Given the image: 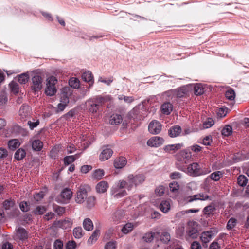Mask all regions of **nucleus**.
Masks as SVG:
<instances>
[{
	"mask_svg": "<svg viewBox=\"0 0 249 249\" xmlns=\"http://www.w3.org/2000/svg\"><path fill=\"white\" fill-rule=\"evenodd\" d=\"M178 168L180 170L185 172L188 175L192 177L205 175L210 172V170L209 169L202 168L197 162H193L189 164L187 168L182 166L178 167Z\"/></svg>",
	"mask_w": 249,
	"mask_h": 249,
	"instance_id": "1",
	"label": "nucleus"
},
{
	"mask_svg": "<svg viewBox=\"0 0 249 249\" xmlns=\"http://www.w3.org/2000/svg\"><path fill=\"white\" fill-rule=\"evenodd\" d=\"M110 96L107 95L104 97L97 96L95 98L89 100L87 101V106L89 111L92 113L97 112L102 104L107 100H110Z\"/></svg>",
	"mask_w": 249,
	"mask_h": 249,
	"instance_id": "2",
	"label": "nucleus"
},
{
	"mask_svg": "<svg viewBox=\"0 0 249 249\" xmlns=\"http://www.w3.org/2000/svg\"><path fill=\"white\" fill-rule=\"evenodd\" d=\"M72 90L70 87H65L62 89L60 94V103L57 105L56 111H63L69 103V97L72 95Z\"/></svg>",
	"mask_w": 249,
	"mask_h": 249,
	"instance_id": "3",
	"label": "nucleus"
},
{
	"mask_svg": "<svg viewBox=\"0 0 249 249\" xmlns=\"http://www.w3.org/2000/svg\"><path fill=\"white\" fill-rule=\"evenodd\" d=\"M57 83V80L54 76H50L47 79L46 88L45 89V93L48 96L54 95L57 89L55 87Z\"/></svg>",
	"mask_w": 249,
	"mask_h": 249,
	"instance_id": "4",
	"label": "nucleus"
},
{
	"mask_svg": "<svg viewBox=\"0 0 249 249\" xmlns=\"http://www.w3.org/2000/svg\"><path fill=\"white\" fill-rule=\"evenodd\" d=\"M72 196V192L70 189L65 188L60 195L55 198V201L61 204H67L69 202Z\"/></svg>",
	"mask_w": 249,
	"mask_h": 249,
	"instance_id": "5",
	"label": "nucleus"
},
{
	"mask_svg": "<svg viewBox=\"0 0 249 249\" xmlns=\"http://www.w3.org/2000/svg\"><path fill=\"white\" fill-rule=\"evenodd\" d=\"M128 181L129 185L127 186V189L130 190L133 185H139L143 182L145 180V177L143 175H137L134 176L133 175H129L128 177Z\"/></svg>",
	"mask_w": 249,
	"mask_h": 249,
	"instance_id": "6",
	"label": "nucleus"
},
{
	"mask_svg": "<svg viewBox=\"0 0 249 249\" xmlns=\"http://www.w3.org/2000/svg\"><path fill=\"white\" fill-rule=\"evenodd\" d=\"M192 153L188 149L181 151L177 155V160L180 163L187 164L192 159Z\"/></svg>",
	"mask_w": 249,
	"mask_h": 249,
	"instance_id": "7",
	"label": "nucleus"
},
{
	"mask_svg": "<svg viewBox=\"0 0 249 249\" xmlns=\"http://www.w3.org/2000/svg\"><path fill=\"white\" fill-rule=\"evenodd\" d=\"M73 224V221L71 218H67L64 220L55 221L53 226L63 229L71 228Z\"/></svg>",
	"mask_w": 249,
	"mask_h": 249,
	"instance_id": "8",
	"label": "nucleus"
},
{
	"mask_svg": "<svg viewBox=\"0 0 249 249\" xmlns=\"http://www.w3.org/2000/svg\"><path fill=\"white\" fill-rule=\"evenodd\" d=\"M218 232V231L215 229L212 230L203 231L201 233L200 237L202 242L204 243L209 242L214 237Z\"/></svg>",
	"mask_w": 249,
	"mask_h": 249,
	"instance_id": "9",
	"label": "nucleus"
},
{
	"mask_svg": "<svg viewBox=\"0 0 249 249\" xmlns=\"http://www.w3.org/2000/svg\"><path fill=\"white\" fill-rule=\"evenodd\" d=\"M32 89L35 91L40 90L42 87V79L39 75H36L32 78Z\"/></svg>",
	"mask_w": 249,
	"mask_h": 249,
	"instance_id": "10",
	"label": "nucleus"
},
{
	"mask_svg": "<svg viewBox=\"0 0 249 249\" xmlns=\"http://www.w3.org/2000/svg\"><path fill=\"white\" fill-rule=\"evenodd\" d=\"M87 197V191L83 187H80L77 192L75 198V202L77 203H83L85 199Z\"/></svg>",
	"mask_w": 249,
	"mask_h": 249,
	"instance_id": "11",
	"label": "nucleus"
},
{
	"mask_svg": "<svg viewBox=\"0 0 249 249\" xmlns=\"http://www.w3.org/2000/svg\"><path fill=\"white\" fill-rule=\"evenodd\" d=\"M161 125L159 122L153 121L148 125V130L150 133L157 134L161 131Z\"/></svg>",
	"mask_w": 249,
	"mask_h": 249,
	"instance_id": "12",
	"label": "nucleus"
},
{
	"mask_svg": "<svg viewBox=\"0 0 249 249\" xmlns=\"http://www.w3.org/2000/svg\"><path fill=\"white\" fill-rule=\"evenodd\" d=\"M164 139L160 137L154 136L149 139L147 144L151 147H158L163 144Z\"/></svg>",
	"mask_w": 249,
	"mask_h": 249,
	"instance_id": "13",
	"label": "nucleus"
},
{
	"mask_svg": "<svg viewBox=\"0 0 249 249\" xmlns=\"http://www.w3.org/2000/svg\"><path fill=\"white\" fill-rule=\"evenodd\" d=\"M187 92V89L185 87H181L175 90L168 91L166 93V94L168 96L175 95L177 97L181 98L184 97Z\"/></svg>",
	"mask_w": 249,
	"mask_h": 249,
	"instance_id": "14",
	"label": "nucleus"
},
{
	"mask_svg": "<svg viewBox=\"0 0 249 249\" xmlns=\"http://www.w3.org/2000/svg\"><path fill=\"white\" fill-rule=\"evenodd\" d=\"M30 114V108L29 106L23 105L19 110V116L21 121H25Z\"/></svg>",
	"mask_w": 249,
	"mask_h": 249,
	"instance_id": "15",
	"label": "nucleus"
},
{
	"mask_svg": "<svg viewBox=\"0 0 249 249\" xmlns=\"http://www.w3.org/2000/svg\"><path fill=\"white\" fill-rule=\"evenodd\" d=\"M182 132L181 127L178 125L172 126L168 130V134L170 137L174 138L178 136Z\"/></svg>",
	"mask_w": 249,
	"mask_h": 249,
	"instance_id": "16",
	"label": "nucleus"
},
{
	"mask_svg": "<svg viewBox=\"0 0 249 249\" xmlns=\"http://www.w3.org/2000/svg\"><path fill=\"white\" fill-rule=\"evenodd\" d=\"M111 194L115 199L120 198L126 195L125 190H121L118 188H112L111 190Z\"/></svg>",
	"mask_w": 249,
	"mask_h": 249,
	"instance_id": "17",
	"label": "nucleus"
},
{
	"mask_svg": "<svg viewBox=\"0 0 249 249\" xmlns=\"http://www.w3.org/2000/svg\"><path fill=\"white\" fill-rule=\"evenodd\" d=\"M113 154V151L110 148L106 147L101 152L99 158L101 160L105 161L109 159Z\"/></svg>",
	"mask_w": 249,
	"mask_h": 249,
	"instance_id": "18",
	"label": "nucleus"
},
{
	"mask_svg": "<svg viewBox=\"0 0 249 249\" xmlns=\"http://www.w3.org/2000/svg\"><path fill=\"white\" fill-rule=\"evenodd\" d=\"M108 187L109 185L107 182L102 181L96 185V190L98 193H104L107 191Z\"/></svg>",
	"mask_w": 249,
	"mask_h": 249,
	"instance_id": "19",
	"label": "nucleus"
},
{
	"mask_svg": "<svg viewBox=\"0 0 249 249\" xmlns=\"http://www.w3.org/2000/svg\"><path fill=\"white\" fill-rule=\"evenodd\" d=\"M100 235V231L99 228L96 229L92 235L88 239L87 243L89 245H91L95 243Z\"/></svg>",
	"mask_w": 249,
	"mask_h": 249,
	"instance_id": "20",
	"label": "nucleus"
},
{
	"mask_svg": "<svg viewBox=\"0 0 249 249\" xmlns=\"http://www.w3.org/2000/svg\"><path fill=\"white\" fill-rule=\"evenodd\" d=\"M17 236L22 241H25L27 239L28 234L27 231L23 228L19 227L17 231Z\"/></svg>",
	"mask_w": 249,
	"mask_h": 249,
	"instance_id": "21",
	"label": "nucleus"
},
{
	"mask_svg": "<svg viewBox=\"0 0 249 249\" xmlns=\"http://www.w3.org/2000/svg\"><path fill=\"white\" fill-rule=\"evenodd\" d=\"M126 160L124 157H119L114 160V166L116 168L120 169L124 167L126 165Z\"/></svg>",
	"mask_w": 249,
	"mask_h": 249,
	"instance_id": "22",
	"label": "nucleus"
},
{
	"mask_svg": "<svg viewBox=\"0 0 249 249\" xmlns=\"http://www.w3.org/2000/svg\"><path fill=\"white\" fill-rule=\"evenodd\" d=\"M182 146L183 144L180 143L171 144L166 145L164 149L166 152L172 153L180 149Z\"/></svg>",
	"mask_w": 249,
	"mask_h": 249,
	"instance_id": "23",
	"label": "nucleus"
},
{
	"mask_svg": "<svg viewBox=\"0 0 249 249\" xmlns=\"http://www.w3.org/2000/svg\"><path fill=\"white\" fill-rule=\"evenodd\" d=\"M162 112L165 114H169L173 110V106L169 102H165L161 105Z\"/></svg>",
	"mask_w": 249,
	"mask_h": 249,
	"instance_id": "24",
	"label": "nucleus"
},
{
	"mask_svg": "<svg viewBox=\"0 0 249 249\" xmlns=\"http://www.w3.org/2000/svg\"><path fill=\"white\" fill-rule=\"evenodd\" d=\"M130 117L134 119H141L142 115L141 110L139 107H135L129 113Z\"/></svg>",
	"mask_w": 249,
	"mask_h": 249,
	"instance_id": "25",
	"label": "nucleus"
},
{
	"mask_svg": "<svg viewBox=\"0 0 249 249\" xmlns=\"http://www.w3.org/2000/svg\"><path fill=\"white\" fill-rule=\"evenodd\" d=\"M83 226L87 231H91L93 229V224L90 218H85L83 222Z\"/></svg>",
	"mask_w": 249,
	"mask_h": 249,
	"instance_id": "26",
	"label": "nucleus"
},
{
	"mask_svg": "<svg viewBox=\"0 0 249 249\" xmlns=\"http://www.w3.org/2000/svg\"><path fill=\"white\" fill-rule=\"evenodd\" d=\"M123 118L121 115L119 114H113L110 116L109 123L113 125H117L120 124L122 121Z\"/></svg>",
	"mask_w": 249,
	"mask_h": 249,
	"instance_id": "27",
	"label": "nucleus"
},
{
	"mask_svg": "<svg viewBox=\"0 0 249 249\" xmlns=\"http://www.w3.org/2000/svg\"><path fill=\"white\" fill-rule=\"evenodd\" d=\"M159 208L164 213H167L170 209V203L169 200H163L161 202Z\"/></svg>",
	"mask_w": 249,
	"mask_h": 249,
	"instance_id": "28",
	"label": "nucleus"
},
{
	"mask_svg": "<svg viewBox=\"0 0 249 249\" xmlns=\"http://www.w3.org/2000/svg\"><path fill=\"white\" fill-rule=\"evenodd\" d=\"M26 152L23 148L17 150L14 155V158L17 160H22L26 156Z\"/></svg>",
	"mask_w": 249,
	"mask_h": 249,
	"instance_id": "29",
	"label": "nucleus"
},
{
	"mask_svg": "<svg viewBox=\"0 0 249 249\" xmlns=\"http://www.w3.org/2000/svg\"><path fill=\"white\" fill-rule=\"evenodd\" d=\"M160 233L157 232H147L143 236V239L146 242H151L156 235H159Z\"/></svg>",
	"mask_w": 249,
	"mask_h": 249,
	"instance_id": "30",
	"label": "nucleus"
},
{
	"mask_svg": "<svg viewBox=\"0 0 249 249\" xmlns=\"http://www.w3.org/2000/svg\"><path fill=\"white\" fill-rule=\"evenodd\" d=\"M194 93L196 95H200L204 93V88L203 85L201 83L196 84L194 88Z\"/></svg>",
	"mask_w": 249,
	"mask_h": 249,
	"instance_id": "31",
	"label": "nucleus"
},
{
	"mask_svg": "<svg viewBox=\"0 0 249 249\" xmlns=\"http://www.w3.org/2000/svg\"><path fill=\"white\" fill-rule=\"evenodd\" d=\"M8 145L10 150H15L20 146V143L18 139H12L8 142Z\"/></svg>",
	"mask_w": 249,
	"mask_h": 249,
	"instance_id": "32",
	"label": "nucleus"
},
{
	"mask_svg": "<svg viewBox=\"0 0 249 249\" xmlns=\"http://www.w3.org/2000/svg\"><path fill=\"white\" fill-rule=\"evenodd\" d=\"M74 237L77 239H80L83 236V230L81 227H77L73 230Z\"/></svg>",
	"mask_w": 249,
	"mask_h": 249,
	"instance_id": "33",
	"label": "nucleus"
},
{
	"mask_svg": "<svg viewBox=\"0 0 249 249\" xmlns=\"http://www.w3.org/2000/svg\"><path fill=\"white\" fill-rule=\"evenodd\" d=\"M171 239L170 234L167 231H163L160 235V240L163 243H168Z\"/></svg>",
	"mask_w": 249,
	"mask_h": 249,
	"instance_id": "34",
	"label": "nucleus"
},
{
	"mask_svg": "<svg viewBox=\"0 0 249 249\" xmlns=\"http://www.w3.org/2000/svg\"><path fill=\"white\" fill-rule=\"evenodd\" d=\"M82 78L84 81L86 82H92L93 77L92 73L90 71H86L82 74Z\"/></svg>",
	"mask_w": 249,
	"mask_h": 249,
	"instance_id": "35",
	"label": "nucleus"
},
{
	"mask_svg": "<svg viewBox=\"0 0 249 249\" xmlns=\"http://www.w3.org/2000/svg\"><path fill=\"white\" fill-rule=\"evenodd\" d=\"M53 211L59 216L62 215L65 213V207L59 206L56 204L53 205Z\"/></svg>",
	"mask_w": 249,
	"mask_h": 249,
	"instance_id": "36",
	"label": "nucleus"
},
{
	"mask_svg": "<svg viewBox=\"0 0 249 249\" xmlns=\"http://www.w3.org/2000/svg\"><path fill=\"white\" fill-rule=\"evenodd\" d=\"M32 148L34 150L38 151L43 147V143L39 140H36L32 142Z\"/></svg>",
	"mask_w": 249,
	"mask_h": 249,
	"instance_id": "37",
	"label": "nucleus"
},
{
	"mask_svg": "<svg viewBox=\"0 0 249 249\" xmlns=\"http://www.w3.org/2000/svg\"><path fill=\"white\" fill-rule=\"evenodd\" d=\"M134 228V225L131 223H127L123 226L121 231L124 234H127L132 231Z\"/></svg>",
	"mask_w": 249,
	"mask_h": 249,
	"instance_id": "38",
	"label": "nucleus"
},
{
	"mask_svg": "<svg viewBox=\"0 0 249 249\" xmlns=\"http://www.w3.org/2000/svg\"><path fill=\"white\" fill-rule=\"evenodd\" d=\"M104 175V171L102 169H96L92 174V178L96 179H101Z\"/></svg>",
	"mask_w": 249,
	"mask_h": 249,
	"instance_id": "39",
	"label": "nucleus"
},
{
	"mask_svg": "<svg viewBox=\"0 0 249 249\" xmlns=\"http://www.w3.org/2000/svg\"><path fill=\"white\" fill-rule=\"evenodd\" d=\"M187 233L188 236L192 239L196 238L198 236V231L194 227L189 228Z\"/></svg>",
	"mask_w": 249,
	"mask_h": 249,
	"instance_id": "40",
	"label": "nucleus"
},
{
	"mask_svg": "<svg viewBox=\"0 0 249 249\" xmlns=\"http://www.w3.org/2000/svg\"><path fill=\"white\" fill-rule=\"evenodd\" d=\"M79 157V155L66 156L64 159L65 164L69 165L74 161L76 158Z\"/></svg>",
	"mask_w": 249,
	"mask_h": 249,
	"instance_id": "41",
	"label": "nucleus"
},
{
	"mask_svg": "<svg viewBox=\"0 0 249 249\" xmlns=\"http://www.w3.org/2000/svg\"><path fill=\"white\" fill-rule=\"evenodd\" d=\"M232 133V128L229 125H226L221 130V134L224 136H229Z\"/></svg>",
	"mask_w": 249,
	"mask_h": 249,
	"instance_id": "42",
	"label": "nucleus"
},
{
	"mask_svg": "<svg viewBox=\"0 0 249 249\" xmlns=\"http://www.w3.org/2000/svg\"><path fill=\"white\" fill-rule=\"evenodd\" d=\"M223 176V173L221 171H216L212 173L209 177L210 178L214 181H218Z\"/></svg>",
	"mask_w": 249,
	"mask_h": 249,
	"instance_id": "43",
	"label": "nucleus"
},
{
	"mask_svg": "<svg viewBox=\"0 0 249 249\" xmlns=\"http://www.w3.org/2000/svg\"><path fill=\"white\" fill-rule=\"evenodd\" d=\"M248 180L245 176L241 175L237 178V183L240 186H244L246 185Z\"/></svg>",
	"mask_w": 249,
	"mask_h": 249,
	"instance_id": "44",
	"label": "nucleus"
},
{
	"mask_svg": "<svg viewBox=\"0 0 249 249\" xmlns=\"http://www.w3.org/2000/svg\"><path fill=\"white\" fill-rule=\"evenodd\" d=\"M69 84L71 87L74 89L78 88L80 85L79 80L75 77L71 78L69 80Z\"/></svg>",
	"mask_w": 249,
	"mask_h": 249,
	"instance_id": "45",
	"label": "nucleus"
},
{
	"mask_svg": "<svg viewBox=\"0 0 249 249\" xmlns=\"http://www.w3.org/2000/svg\"><path fill=\"white\" fill-rule=\"evenodd\" d=\"M9 85L11 91L14 94H17L19 92V85L17 82L12 81Z\"/></svg>",
	"mask_w": 249,
	"mask_h": 249,
	"instance_id": "46",
	"label": "nucleus"
},
{
	"mask_svg": "<svg viewBox=\"0 0 249 249\" xmlns=\"http://www.w3.org/2000/svg\"><path fill=\"white\" fill-rule=\"evenodd\" d=\"M29 78L27 73H22L18 76V81L21 84H25Z\"/></svg>",
	"mask_w": 249,
	"mask_h": 249,
	"instance_id": "47",
	"label": "nucleus"
},
{
	"mask_svg": "<svg viewBox=\"0 0 249 249\" xmlns=\"http://www.w3.org/2000/svg\"><path fill=\"white\" fill-rule=\"evenodd\" d=\"M123 216V212L121 210H119V211H117L116 212H115L114 213L112 218L113 221H114L115 222H117L120 219H121Z\"/></svg>",
	"mask_w": 249,
	"mask_h": 249,
	"instance_id": "48",
	"label": "nucleus"
},
{
	"mask_svg": "<svg viewBox=\"0 0 249 249\" xmlns=\"http://www.w3.org/2000/svg\"><path fill=\"white\" fill-rule=\"evenodd\" d=\"M95 203V197L94 196H90L88 197L87 199L86 204L87 207L88 208H92Z\"/></svg>",
	"mask_w": 249,
	"mask_h": 249,
	"instance_id": "49",
	"label": "nucleus"
},
{
	"mask_svg": "<svg viewBox=\"0 0 249 249\" xmlns=\"http://www.w3.org/2000/svg\"><path fill=\"white\" fill-rule=\"evenodd\" d=\"M227 108L221 107L217 109L216 111L217 115L219 118H222L226 116L227 113Z\"/></svg>",
	"mask_w": 249,
	"mask_h": 249,
	"instance_id": "50",
	"label": "nucleus"
},
{
	"mask_svg": "<svg viewBox=\"0 0 249 249\" xmlns=\"http://www.w3.org/2000/svg\"><path fill=\"white\" fill-rule=\"evenodd\" d=\"M117 243L115 241L107 242L104 247V249H116Z\"/></svg>",
	"mask_w": 249,
	"mask_h": 249,
	"instance_id": "51",
	"label": "nucleus"
},
{
	"mask_svg": "<svg viewBox=\"0 0 249 249\" xmlns=\"http://www.w3.org/2000/svg\"><path fill=\"white\" fill-rule=\"evenodd\" d=\"M169 189L170 191L175 193L179 189V185L178 182L173 181L169 184Z\"/></svg>",
	"mask_w": 249,
	"mask_h": 249,
	"instance_id": "52",
	"label": "nucleus"
},
{
	"mask_svg": "<svg viewBox=\"0 0 249 249\" xmlns=\"http://www.w3.org/2000/svg\"><path fill=\"white\" fill-rule=\"evenodd\" d=\"M185 227L183 224L179 225L176 229V233L179 237H181L184 234Z\"/></svg>",
	"mask_w": 249,
	"mask_h": 249,
	"instance_id": "53",
	"label": "nucleus"
},
{
	"mask_svg": "<svg viewBox=\"0 0 249 249\" xmlns=\"http://www.w3.org/2000/svg\"><path fill=\"white\" fill-rule=\"evenodd\" d=\"M165 190V187L163 185H160L157 187L155 191L157 196H160L164 194Z\"/></svg>",
	"mask_w": 249,
	"mask_h": 249,
	"instance_id": "54",
	"label": "nucleus"
},
{
	"mask_svg": "<svg viewBox=\"0 0 249 249\" xmlns=\"http://www.w3.org/2000/svg\"><path fill=\"white\" fill-rule=\"evenodd\" d=\"M19 207L20 210L24 212H28L30 210V205L27 202H21Z\"/></svg>",
	"mask_w": 249,
	"mask_h": 249,
	"instance_id": "55",
	"label": "nucleus"
},
{
	"mask_svg": "<svg viewBox=\"0 0 249 249\" xmlns=\"http://www.w3.org/2000/svg\"><path fill=\"white\" fill-rule=\"evenodd\" d=\"M214 121L212 118H208L203 123V128H209L214 124Z\"/></svg>",
	"mask_w": 249,
	"mask_h": 249,
	"instance_id": "56",
	"label": "nucleus"
},
{
	"mask_svg": "<svg viewBox=\"0 0 249 249\" xmlns=\"http://www.w3.org/2000/svg\"><path fill=\"white\" fill-rule=\"evenodd\" d=\"M215 208L209 205L207 207H205L203 209V212L205 214L209 215L210 214H212L214 212Z\"/></svg>",
	"mask_w": 249,
	"mask_h": 249,
	"instance_id": "57",
	"label": "nucleus"
},
{
	"mask_svg": "<svg viewBox=\"0 0 249 249\" xmlns=\"http://www.w3.org/2000/svg\"><path fill=\"white\" fill-rule=\"evenodd\" d=\"M46 209L43 206H37L34 211V213L36 215H41L45 212Z\"/></svg>",
	"mask_w": 249,
	"mask_h": 249,
	"instance_id": "58",
	"label": "nucleus"
},
{
	"mask_svg": "<svg viewBox=\"0 0 249 249\" xmlns=\"http://www.w3.org/2000/svg\"><path fill=\"white\" fill-rule=\"evenodd\" d=\"M63 242L59 239L56 240L53 245V249H63Z\"/></svg>",
	"mask_w": 249,
	"mask_h": 249,
	"instance_id": "59",
	"label": "nucleus"
},
{
	"mask_svg": "<svg viewBox=\"0 0 249 249\" xmlns=\"http://www.w3.org/2000/svg\"><path fill=\"white\" fill-rule=\"evenodd\" d=\"M129 185V182L128 179L127 181L121 180L119 182L117 187L115 188H118L119 189L122 190V189L125 187L127 188V186Z\"/></svg>",
	"mask_w": 249,
	"mask_h": 249,
	"instance_id": "60",
	"label": "nucleus"
},
{
	"mask_svg": "<svg viewBox=\"0 0 249 249\" xmlns=\"http://www.w3.org/2000/svg\"><path fill=\"white\" fill-rule=\"evenodd\" d=\"M188 150L193 151L195 153H198L202 150V147L197 144H194L188 148Z\"/></svg>",
	"mask_w": 249,
	"mask_h": 249,
	"instance_id": "61",
	"label": "nucleus"
},
{
	"mask_svg": "<svg viewBox=\"0 0 249 249\" xmlns=\"http://www.w3.org/2000/svg\"><path fill=\"white\" fill-rule=\"evenodd\" d=\"M14 205V202L11 200H6L3 203V207L6 210H9L11 208L13 207Z\"/></svg>",
	"mask_w": 249,
	"mask_h": 249,
	"instance_id": "62",
	"label": "nucleus"
},
{
	"mask_svg": "<svg viewBox=\"0 0 249 249\" xmlns=\"http://www.w3.org/2000/svg\"><path fill=\"white\" fill-rule=\"evenodd\" d=\"M225 97L226 98L230 100H233V90L232 89H230L229 90H227L225 92Z\"/></svg>",
	"mask_w": 249,
	"mask_h": 249,
	"instance_id": "63",
	"label": "nucleus"
},
{
	"mask_svg": "<svg viewBox=\"0 0 249 249\" xmlns=\"http://www.w3.org/2000/svg\"><path fill=\"white\" fill-rule=\"evenodd\" d=\"M39 123L40 122L39 119H37L35 122L28 121L27 124L29 125L30 128L31 130H33L34 128L36 127L39 124Z\"/></svg>",
	"mask_w": 249,
	"mask_h": 249,
	"instance_id": "64",
	"label": "nucleus"
}]
</instances>
